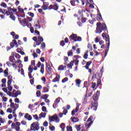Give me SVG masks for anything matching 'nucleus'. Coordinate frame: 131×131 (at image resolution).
Segmentation results:
<instances>
[{
	"mask_svg": "<svg viewBox=\"0 0 131 131\" xmlns=\"http://www.w3.org/2000/svg\"><path fill=\"white\" fill-rule=\"evenodd\" d=\"M60 81V75H57L56 77L52 80V82H57Z\"/></svg>",
	"mask_w": 131,
	"mask_h": 131,
	"instance_id": "14",
	"label": "nucleus"
},
{
	"mask_svg": "<svg viewBox=\"0 0 131 131\" xmlns=\"http://www.w3.org/2000/svg\"><path fill=\"white\" fill-rule=\"evenodd\" d=\"M12 97L13 98H17V97H18V94H17V92L12 93Z\"/></svg>",
	"mask_w": 131,
	"mask_h": 131,
	"instance_id": "44",
	"label": "nucleus"
},
{
	"mask_svg": "<svg viewBox=\"0 0 131 131\" xmlns=\"http://www.w3.org/2000/svg\"><path fill=\"white\" fill-rule=\"evenodd\" d=\"M28 15H29V16H30L31 17H34V13H32V12H28Z\"/></svg>",
	"mask_w": 131,
	"mask_h": 131,
	"instance_id": "62",
	"label": "nucleus"
},
{
	"mask_svg": "<svg viewBox=\"0 0 131 131\" xmlns=\"http://www.w3.org/2000/svg\"><path fill=\"white\" fill-rule=\"evenodd\" d=\"M73 65H74V63L73 62V60H72L69 64H67V66H68V67H71V69H72Z\"/></svg>",
	"mask_w": 131,
	"mask_h": 131,
	"instance_id": "29",
	"label": "nucleus"
},
{
	"mask_svg": "<svg viewBox=\"0 0 131 131\" xmlns=\"http://www.w3.org/2000/svg\"><path fill=\"white\" fill-rule=\"evenodd\" d=\"M92 61H89L87 62L85 66V69H89L90 66L91 65V64H92Z\"/></svg>",
	"mask_w": 131,
	"mask_h": 131,
	"instance_id": "23",
	"label": "nucleus"
},
{
	"mask_svg": "<svg viewBox=\"0 0 131 131\" xmlns=\"http://www.w3.org/2000/svg\"><path fill=\"white\" fill-rule=\"evenodd\" d=\"M43 41V38L41 36H38V40L37 41V46H39L41 44V42Z\"/></svg>",
	"mask_w": 131,
	"mask_h": 131,
	"instance_id": "8",
	"label": "nucleus"
},
{
	"mask_svg": "<svg viewBox=\"0 0 131 131\" xmlns=\"http://www.w3.org/2000/svg\"><path fill=\"white\" fill-rule=\"evenodd\" d=\"M68 57H72L73 56V52H72V50H69L68 52Z\"/></svg>",
	"mask_w": 131,
	"mask_h": 131,
	"instance_id": "34",
	"label": "nucleus"
},
{
	"mask_svg": "<svg viewBox=\"0 0 131 131\" xmlns=\"http://www.w3.org/2000/svg\"><path fill=\"white\" fill-rule=\"evenodd\" d=\"M33 40H34V41H35L36 42V45H37V40H38V38L36 36H34L33 37Z\"/></svg>",
	"mask_w": 131,
	"mask_h": 131,
	"instance_id": "49",
	"label": "nucleus"
},
{
	"mask_svg": "<svg viewBox=\"0 0 131 131\" xmlns=\"http://www.w3.org/2000/svg\"><path fill=\"white\" fill-rule=\"evenodd\" d=\"M53 107L54 109H56V108L58 107V103H57V102H54Z\"/></svg>",
	"mask_w": 131,
	"mask_h": 131,
	"instance_id": "52",
	"label": "nucleus"
},
{
	"mask_svg": "<svg viewBox=\"0 0 131 131\" xmlns=\"http://www.w3.org/2000/svg\"><path fill=\"white\" fill-rule=\"evenodd\" d=\"M22 22H23V23H24V25H25L24 26H26V25H27V24H28V23L26 21V18H24V19H23Z\"/></svg>",
	"mask_w": 131,
	"mask_h": 131,
	"instance_id": "38",
	"label": "nucleus"
},
{
	"mask_svg": "<svg viewBox=\"0 0 131 131\" xmlns=\"http://www.w3.org/2000/svg\"><path fill=\"white\" fill-rule=\"evenodd\" d=\"M54 120H55L56 122H60V119H59V118L58 117V116L57 114H54L52 117H49V121L50 122H53Z\"/></svg>",
	"mask_w": 131,
	"mask_h": 131,
	"instance_id": "4",
	"label": "nucleus"
},
{
	"mask_svg": "<svg viewBox=\"0 0 131 131\" xmlns=\"http://www.w3.org/2000/svg\"><path fill=\"white\" fill-rule=\"evenodd\" d=\"M41 89H42V86H41V85H38L36 86L37 90H41Z\"/></svg>",
	"mask_w": 131,
	"mask_h": 131,
	"instance_id": "57",
	"label": "nucleus"
},
{
	"mask_svg": "<svg viewBox=\"0 0 131 131\" xmlns=\"http://www.w3.org/2000/svg\"><path fill=\"white\" fill-rule=\"evenodd\" d=\"M41 49L43 50V49H46V43L42 42L41 45Z\"/></svg>",
	"mask_w": 131,
	"mask_h": 131,
	"instance_id": "43",
	"label": "nucleus"
},
{
	"mask_svg": "<svg viewBox=\"0 0 131 131\" xmlns=\"http://www.w3.org/2000/svg\"><path fill=\"white\" fill-rule=\"evenodd\" d=\"M69 38L71 40H74L73 42H75L76 41H81L82 40L81 37L77 36V34H73L71 35Z\"/></svg>",
	"mask_w": 131,
	"mask_h": 131,
	"instance_id": "2",
	"label": "nucleus"
},
{
	"mask_svg": "<svg viewBox=\"0 0 131 131\" xmlns=\"http://www.w3.org/2000/svg\"><path fill=\"white\" fill-rule=\"evenodd\" d=\"M42 111H43V112H47V107L45 106H43L42 107Z\"/></svg>",
	"mask_w": 131,
	"mask_h": 131,
	"instance_id": "58",
	"label": "nucleus"
},
{
	"mask_svg": "<svg viewBox=\"0 0 131 131\" xmlns=\"http://www.w3.org/2000/svg\"><path fill=\"white\" fill-rule=\"evenodd\" d=\"M93 120V116H91L89 119L87 120V122H90Z\"/></svg>",
	"mask_w": 131,
	"mask_h": 131,
	"instance_id": "55",
	"label": "nucleus"
},
{
	"mask_svg": "<svg viewBox=\"0 0 131 131\" xmlns=\"http://www.w3.org/2000/svg\"><path fill=\"white\" fill-rule=\"evenodd\" d=\"M53 10H55V11H57L58 9H59V6H58L57 4H55V5H53Z\"/></svg>",
	"mask_w": 131,
	"mask_h": 131,
	"instance_id": "32",
	"label": "nucleus"
},
{
	"mask_svg": "<svg viewBox=\"0 0 131 131\" xmlns=\"http://www.w3.org/2000/svg\"><path fill=\"white\" fill-rule=\"evenodd\" d=\"M90 109L93 110V111H97V109H98V102L92 101Z\"/></svg>",
	"mask_w": 131,
	"mask_h": 131,
	"instance_id": "5",
	"label": "nucleus"
},
{
	"mask_svg": "<svg viewBox=\"0 0 131 131\" xmlns=\"http://www.w3.org/2000/svg\"><path fill=\"white\" fill-rule=\"evenodd\" d=\"M70 74V71L67 70L65 72V75L66 76H68Z\"/></svg>",
	"mask_w": 131,
	"mask_h": 131,
	"instance_id": "53",
	"label": "nucleus"
},
{
	"mask_svg": "<svg viewBox=\"0 0 131 131\" xmlns=\"http://www.w3.org/2000/svg\"><path fill=\"white\" fill-rule=\"evenodd\" d=\"M11 61H7L6 62V64L7 66H8L9 67H11L12 66V63H11Z\"/></svg>",
	"mask_w": 131,
	"mask_h": 131,
	"instance_id": "61",
	"label": "nucleus"
},
{
	"mask_svg": "<svg viewBox=\"0 0 131 131\" xmlns=\"http://www.w3.org/2000/svg\"><path fill=\"white\" fill-rule=\"evenodd\" d=\"M31 66H35V60H32L31 62Z\"/></svg>",
	"mask_w": 131,
	"mask_h": 131,
	"instance_id": "60",
	"label": "nucleus"
},
{
	"mask_svg": "<svg viewBox=\"0 0 131 131\" xmlns=\"http://www.w3.org/2000/svg\"><path fill=\"white\" fill-rule=\"evenodd\" d=\"M71 5L73 6V7H75L76 3H77V4H79V1L78 0H72L70 1Z\"/></svg>",
	"mask_w": 131,
	"mask_h": 131,
	"instance_id": "10",
	"label": "nucleus"
},
{
	"mask_svg": "<svg viewBox=\"0 0 131 131\" xmlns=\"http://www.w3.org/2000/svg\"><path fill=\"white\" fill-rule=\"evenodd\" d=\"M39 123L37 122H33L31 125V130H38L40 128L39 127Z\"/></svg>",
	"mask_w": 131,
	"mask_h": 131,
	"instance_id": "3",
	"label": "nucleus"
},
{
	"mask_svg": "<svg viewBox=\"0 0 131 131\" xmlns=\"http://www.w3.org/2000/svg\"><path fill=\"white\" fill-rule=\"evenodd\" d=\"M78 110H79V105H77L76 108L73 109V110L72 111V116H74L75 115V114L78 112Z\"/></svg>",
	"mask_w": 131,
	"mask_h": 131,
	"instance_id": "7",
	"label": "nucleus"
},
{
	"mask_svg": "<svg viewBox=\"0 0 131 131\" xmlns=\"http://www.w3.org/2000/svg\"><path fill=\"white\" fill-rule=\"evenodd\" d=\"M25 118H27L28 120L30 121L32 119V117H31V115L26 114L25 116Z\"/></svg>",
	"mask_w": 131,
	"mask_h": 131,
	"instance_id": "19",
	"label": "nucleus"
},
{
	"mask_svg": "<svg viewBox=\"0 0 131 131\" xmlns=\"http://www.w3.org/2000/svg\"><path fill=\"white\" fill-rule=\"evenodd\" d=\"M42 7L43 10H48L49 4L47 2H43Z\"/></svg>",
	"mask_w": 131,
	"mask_h": 131,
	"instance_id": "16",
	"label": "nucleus"
},
{
	"mask_svg": "<svg viewBox=\"0 0 131 131\" xmlns=\"http://www.w3.org/2000/svg\"><path fill=\"white\" fill-rule=\"evenodd\" d=\"M43 126L47 127L48 126V125H49V123L48 122V121H46L43 122Z\"/></svg>",
	"mask_w": 131,
	"mask_h": 131,
	"instance_id": "56",
	"label": "nucleus"
},
{
	"mask_svg": "<svg viewBox=\"0 0 131 131\" xmlns=\"http://www.w3.org/2000/svg\"><path fill=\"white\" fill-rule=\"evenodd\" d=\"M80 126H81V125H75V127L76 128L77 131H80V129H81V127H80Z\"/></svg>",
	"mask_w": 131,
	"mask_h": 131,
	"instance_id": "36",
	"label": "nucleus"
},
{
	"mask_svg": "<svg viewBox=\"0 0 131 131\" xmlns=\"http://www.w3.org/2000/svg\"><path fill=\"white\" fill-rule=\"evenodd\" d=\"M33 118H34V119H36V120H39V119H38V116L36 114L35 115H33Z\"/></svg>",
	"mask_w": 131,
	"mask_h": 131,
	"instance_id": "51",
	"label": "nucleus"
},
{
	"mask_svg": "<svg viewBox=\"0 0 131 131\" xmlns=\"http://www.w3.org/2000/svg\"><path fill=\"white\" fill-rule=\"evenodd\" d=\"M67 81H68V78L67 77H65L62 80V83H65Z\"/></svg>",
	"mask_w": 131,
	"mask_h": 131,
	"instance_id": "47",
	"label": "nucleus"
},
{
	"mask_svg": "<svg viewBox=\"0 0 131 131\" xmlns=\"http://www.w3.org/2000/svg\"><path fill=\"white\" fill-rule=\"evenodd\" d=\"M97 20L98 21H102L103 20V18H102V15H101V13L97 14Z\"/></svg>",
	"mask_w": 131,
	"mask_h": 131,
	"instance_id": "18",
	"label": "nucleus"
},
{
	"mask_svg": "<svg viewBox=\"0 0 131 131\" xmlns=\"http://www.w3.org/2000/svg\"><path fill=\"white\" fill-rule=\"evenodd\" d=\"M102 31H104V32L102 33V37L105 40V41L107 42L104 53V57H106L108 54V51H109V47H110V37H109V35H107L108 29H107V26H106L105 23H97L96 24L95 33H101Z\"/></svg>",
	"mask_w": 131,
	"mask_h": 131,
	"instance_id": "1",
	"label": "nucleus"
},
{
	"mask_svg": "<svg viewBox=\"0 0 131 131\" xmlns=\"http://www.w3.org/2000/svg\"><path fill=\"white\" fill-rule=\"evenodd\" d=\"M41 65H42V64H41V62H40V61H38L36 64V66L37 67H38V68H39L40 66L41 67Z\"/></svg>",
	"mask_w": 131,
	"mask_h": 131,
	"instance_id": "54",
	"label": "nucleus"
},
{
	"mask_svg": "<svg viewBox=\"0 0 131 131\" xmlns=\"http://www.w3.org/2000/svg\"><path fill=\"white\" fill-rule=\"evenodd\" d=\"M62 109L63 110L62 113L63 115H66V114L68 113V111L67 110V109L65 108V107H63Z\"/></svg>",
	"mask_w": 131,
	"mask_h": 131,
	"instance_id": "33",
	"label": "nucleus"
},
{
	"mask_svg": "<svg viewBox=\"0 0 131 131\" xmlns=\"http://www.w3.org/2000/svg\"><path fill=\"white\" fill-rule=\"evenodd\" d=\"M36 96L37 97H40L41 95V93L40 92V91H37L36 93Z\"/></svg>",
	"mask_w": 131,
	"mask_h": 131,
	"instance_id": "39",
	"label": "nucleus"
},
{
	"mask_svg": "<svg viewBox=\"0 0 131 131\" xmlns=\"http://www.w3.org/2000/svg\"><path fill=\"white\" fill-rule=\"evenodd\" d=\"M49 129L51 131L55 130V127L54 126H49Z\"/></svg>",
	"mask_w": 131,
	"mask_h": 131,
	"instance_id": "59",
	"label": "nucleus"
},
{
	"mask_svg": "<svg viewBox=\"0 0 131 131\" xmlns=\"http://www.w3.org/2000/svg\"><path fill=\"white\" fill-rule=\"evenodd\" d=\"M80 83H81V80L78 79L76 80V84L77 86L79 87L80 85Z\"/></svg>",
	"mask_w": 131,
	"mask_h": 131,
	"instance_id": "25",
	"label": "nucleus"
},
{
	"mask_svg": "<svg viewBox=\"0 0 131 131\" xmlns=\"http://www.w3.org/2000/svg\"><path fill=\"white\" fill-rule=\"evenodd\" d=\"M48 98H49V94H45L43 97H42V98L43 100H47V99H48Z\"/></svg>",
	"mask_w": 131,
	"mask_h": 131,
	"instance_id": "48",
	"label": "nucleus"
},
{
	"mask_svg": "<svg viewBox=\"0 0 131 131\" xmlns=\"http://www.w3.org/2000/svg\"><path fill=\"white\" fill-rule=\"evenodd\" d=\"M11 128L14 129L15 128V130L16 131H20V126H16V123L14 122L12 123L11 124Z\"/></svg>",
	"mask_w": 131,
	"mask_h": 131,
	"instance_id": "9",
	"label": "nucleus"
},
{
	"mask_svg": "<svg viewBox=\"0 0 131 131\" xmlns=\"http://www.w3.org/2000/svg\"><path fill=\"white\" fill-rule=\"evenodd\" d=\"M10 47L11 49H13L14 47H15V45H17V40L13 39L12 40V42L10 43Z\"/></svg>",
	"mask_w": 131,
	"mask_h": 131,
	"instance_id": "13",
	"label": "nucleus"
},
{
	"mask_svg": "<svg viewBox=\"0 0 131 131\" xmlns=\"http://www.w3.org/2000/svg\"><path fill=\"white\" fill-rule=\"evenodd\" d=\"M4 74H5V77H8V76H9V69L7 68L4 71Z\"/></svg>",
	"mask_w": 131,
	"mask_h": 131,
	"instance_id": "26",
	"label": "nucleus"
},
{
	"mask_svg": "<svg viewBox=\"0 0 131 131\" xmlns=\"http://www.w3.org/2000/svg\"><path fill=\"white\" fill-rule=\"evenodd\" d=\"M71 120L72 122H78L79 121V119L75 117H72Z\"/></svg>",
	"mask_w": 131,
	"mask_h": 131,
	"instance_id": "11",
	"label": "nucleus"
},
{
	"mask_svg": "<svg viewBox=\"0 0 131 131\" xmlns=\"http://www.w3.org/2000/svg\"><path fill=\"white\" fill-rule=\"evenodd\" d=\"M68 57L67 56H64V65H67V64L68 63V62H69V60H68Z\"/></svg>",
	"mask_w": 131,
	"mask_h": 131,
	"instance_id": "24",
	"label": "nucleus"
},
{
	"mask_svg": "<svg viewBox=\"0 0 131 131\" xmlns=\"http://www.w3.org/2000/svg\"><path fill=\"white\" fill-rule=\"evenodd\" d=\"M60 46H61V47H64V46H65V42H64V40H61L60 41Z\"/></svg>",
	"mask_w": 131,
	"mask_h": 131,
	"instance_id": "63",
	"label": "nucleus"
},
{
	"mask_svg": "<svg viewBox=\"0 0 131 131\" xmlns=\"http://www.w3.org/2000/svg\"><path fill=\"white\" fill-rule=\"evenodd\" d=\"M88 57H89V54H88V53H85L83 55L84 59H88Z\"/></svg>",
	"mask_w": 131,
	"mask_h": 131,
	"instance_id": "64",
	"label": "nucleus"
},
{
	"mask_svg": "<svg viewBox=\"0 0 131 131\" xmlns=\"http://www.w3.org/2000/svg\"><path fill=\"white\" fill-rule=\"evenodd\" d=\"M67 131H72V126H67Z\"/></svg>",
	"mask_w": 131,
	"mask_h": 131,
	"instance_id": "45",
	"label": "nucleus"
},
{
	"mask_svg": "<svg viewBox=\"0 0 131 131\" xmlns=\"http://www.w3.org/2000/svg\"><path fill=\"white\" fill-rule=\"evenodd\" d=\"M14 56L16 58V59H20L21 58V56L18 53H16Z\"/></svg>",
	"mask_w": 131,
	"mask_h": 131,
	"instance_id": "41",
	"label": "nucleus"
},
{
	"mask_svg": "<svg viewBox=\"0 0 131 131\" xmlns=\"http://www.w3.org/2000/svg\"><path fill=\"white\" fill-rule=\"evenodd\" d=\"M49 92V88H47V87H43L42 89V93H48Z\"/></svg>",
	"mask_w": 131,
	"mask_h": 131,
	"instance_id": "31",
	"label": "nucleus"
},
{
	"mask_svg": "<svg viewBox=\"0 0 131 131\" xmlns=\"http://www.w3.org/2000/svg\"><path fill=\"white\" fill-rule=\"evenodd\" d=\"M73 62L76 66H77V65H78V63H79V60H78V58H76L75 59H73Z\"/></svg>",
	"mask_w": 131,
	"mask_h": 131,
	"instance_id": "20",
	"label": "nucleus"
},
{
	"mask_svg": "<svg viewBox=\"0 0 131 131\" xmlns=\"http://www.w3.org/2000/svg\"><path fill=\"white\" fill-rule=\"evenodd\" d=\"M88 91H86V94L85 95V97L83 98V104H86V102H88Z\"/></svg>",
	"mask_w": 131,
	"mask_h": 131,
	"instance_id": "15",
	"label": "nucleus"
},
{
	"mask_svg": "<svg viewBox=\"0 0 131 131\" xmlns=\"http://www.w3.org/2000/svg\"><path fill=\"white\" fill-rule=\"evenodd\" d=\"M1 6V7H3V8H7V4L5 2H2Z\"/></svg>",
	"mask_w": 131,
	"mask_h": 131,
	"instance_id": "46",
	"label": "nucleus"
},
{
	"mask_svg": "<svg viewBox=\"0 0 131 131\" xmlns=\"http://www.w3.org/2000/svg\"><path fill=\"white\" fill-rule=\"evenodd\" d=\"M99 96H100V92L97 91L96 94H94L92 97L93 102H98L97 101L99 100Z\"/></svg>",
	"mask_w": 131,
	"mask_h": 131,
	"instance_id": "6",
	"label": "nucleus"
},
{
	"mask_svg": "<svg viewBox=\"0 0 131 131\" xmlns=\"http://www.w3.org/2000/svg\"><path fill=\"white\" fill-rule=\"evenodd\" d=\"M88 49H90V52L93 51V46H92V45L91 43L88 44Z\"/></svg>",
	"mask_w": 131,
	"mask_h": 131,
	"instance_id": "37",
	"label": "nucleus"
},
{
	"mask_svg": "<svg viewBox=\"0 0 131 131\" xmlns=\"http://www.w3.org/2000/svg\"><path fill=\"white\" fill-rule=\"evenodd\" d=\"M40 72H41L42 74H43V73H45V64H43V63H42L41 66Z\"/></svg>",
	"mask_w": 131,
	"mask_h": 131,
	"instance_id": "17",
	"label": "nucleus"
},
{
	"mask_svg": "<svg viewBox=\"0 0 131 131\" xmlns=\"http://www.w3.org/2000/svg\"><path fill=\"white\" fill-rule=\"evenodd\" d=\"M46 66L48 71V73H49V74H51V73H52V68H51V66L50 65V64L46 63Z\"/></svg>",
	"mask_w": 131,
	"mask_h": 131,
	"instance_id": "12",
	"label": "nucleus"
},
{
	"mask_svg": "<svg viewBox=\"0 0 131 131\" xmlns=\"http://www.w3.org/2000/svg\"><path fill=\"white\" fill-rule=\"evenodd\" d=\"M60 127L61 128L62 131H65V127H66L65 124H64L63 123H62L60 125Z\"/></svg>",
	"mask_w": 131,
	"mask_h": 131,
	"instance_id": "30",
	"label": "nucleus"
},
{
	"mask_svg": "<svg viewBox=\"0 0 131 131\" xmlns=\"http://www.w3.org/2000/svg\"><path fill=\"white\" fill-rule=\"evenodd\" d=\"M46 115H47V113H41L40 115H39V119H40V118H41L42 117L43 118H45V117H46Z\"/></svg>",
	"mask_w": 131,
	"mask_h": 131,
	"instance_id": "27",
	"label": "nucleus"
},
{
	"mask_svg": "<svg viewBox=\"0 0 131 131\" xmlns=\"http://www.w3.org/2000/svg\"><path fill=\"white\" fill-rule=\"evenodd\" d=\"M28 70L29 71V73H32V72L33 71V69H32V68H31V66H30V67L28 68Z\"/></svg>",
	"mask_w": 131,
	"mask_h": 131,
	"instance_id": "42",
	"label": "nucleus"
},
{
	"mask_svg": "<svg viewBox=\"0 0 131 131\" xmlns=\"http://www.w3.org/2000/svg\"><path fill=\"white\" fill-rule=\"evenodd\" d=\"M10 18H11V19L13 21H15V20H16V17L13 14L10 16Z\"/></svg>",
	"mask_w": 131,
	"mask_h": 131,
	"instance_id": "50",
	"label": "nucleus"
},
{
	"mask_svg": "<svg viewBox=\"0 0 131 131\" xmlns=\"http://www.w3.org/2000/svg\"><path fill=\"white\" fill-rule=\"evenodd\" d=\"M81 17H82L81 19L82 23H85L86 22V20H88V18L83 17V15H81Z\"/></svg>",
	"mask_w": 131,
	"mask_h": 131,
	"instance_id": "28",
	"label": "nucleus"
},
{
	"mask_svg": "<svg viewBox=\"0 0 131 131\" xmlns=\"http://www.w3.org/2000/svg\"><path fill=\"white\" fill-rule=\"evenodd\" d=\"M62 70H64L63 65L61 64L59 66L58 68V71H62Z\"/></svg>",
	"mask_w": 131,
	"mask_h": 131,
	"instance_id": "35",
	"label": "nucleus"
},
{
	"mask_svg": "<svg viewBox=\"0 0 131 131\" xmlns=\"http://www.w3.org/2000/svg\"><path fill=\"white\" fill-rule=\"evenodd\" d=\"M101 78H102V77L99 76L98 77V79L97 80V86H100V84L102 83V81L101 80Z\"/></svg>",
	"mask_w": 131,
	"mask_h": 131,
	"instance_id": "21",
	"label": "nucleus"
},
{
	"mask_svg": "<svg viewBox=\"0 0 131 131\" xmlns=\"http://www.w3.org/2000/svg\"><path fill=\"white\" fill-rule=\"evenodd\" d=\"M9 61H10V62H12V63H15V61H16V59L13 56H11L9 57Z\"/></svg>",
	"mask_w": 131,
	"mask_h": 131,
	"instance_id": "22",
	"label": "nucleus"
},
{
	"mask_svg": "<svg viewBox=\"0 0 131 131\" xmlns=\"http://www.w3.org/2000/svg\"><path fill=\"white\" fill-rule=\"evenodd\" d=\"M85 13V10L82 9V10H78V14L79 15H81V14H82V13Z\"/></svg>",
	"mask_w": 131,
	"mask_h": 131,
	"instance_id": "40",
	"label": "nucleus"
}]
</instances>
